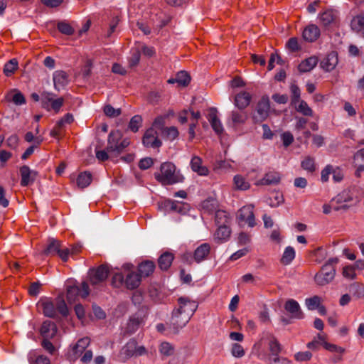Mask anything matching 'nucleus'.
I'll use <instances>...</instances> for the list:
<instances>
[{"mask_svg":"<svg viewBox=\"0 0 364 364\" xmlns=\"http://www.w3.org/2000/svg\"><path fill=\"white\" fill-rule=\"evenodd\" d=\"M318 63V58L315 56L309 57L299 65L298 69L301 73H306L313 70Z\"/></svg>","mask_w":364,"mask_h":364,"instance_id":"nucleus-34","label":"nucleus"},{"mask_svg":"<svg viewBox=\"0 0 364 364\" xmlns=\"http://www.w3.org/2000/svg\"><path fill=\"white\" fill-rule=\"evenodd\" d=\"M337 258L330 259L315 275L314 280L318 285L324 286L332 282L336 275V269L333 266L338 262Z\"/></svg>","mask_w":364,"mask_h":364,"instance_id":"nucleus-5","label":"nucleus"},{"mask_svg":"<svg viewBox=\"0 0 364 364\" xmlns=\"http://www.w3.org/2000/svg\"><path fill=\"white\" fill-rule=\"evenodd\" d=\"M294 258H295V250L292 247L289 246V247H286V249L284 250V252L283 253V255L281 258L280 262L284 265H288L292 262V260Z\"/></svg>","mask_w":364,"mask_h":364,"instance_id":"nucleus-40","label":"nucleus"},{"mask_svg":"<svg viewBox=\"0 0 364 364\" xmlns=\"http://www.w3.org/2000/svg\"><path fill=\"white\" fill-rule=\"evenodd\" d=\"M231 354L235 358H242L245 355V351L240 344L235 343L231 347Z\"/></svg>","mask_w":364,"mask_h":364,"instance_id":"nucleus-53","label":"nucleus"},{"mask_svg":"<svg viewBox=\"0 0 364 364\" xmlns=\"http://www.w3.org/2000/svg\"><path fill=\"white\" fill-rule=\"evenodd\" d=\"M247 114L242 111H232L230 114V123L232 127L244 124L247 119Z\"/></svg>","mask_w":364,"mask_h":364,"instance_id":"nucleus-35","label":"nucleus"},{"mask_svg":"<svg viewBox=\"0 0 364 364\" xmlns=\"http://www.w3.org/2000/svg\"><path fill=\"white\" fill-rule=\"evenodd\" d=\"M191 167L192 171L199 176H205L209 173L208 168L203 165V161L199 156H195L191 159Z\"/></svg>","mask_w":364,"mask_h":364,"instance_id":"nucleus-21","label":"nucleus"},{"mask_svg":"<svg viewBox=\"0 0 364 364\" xmlns=\"http://www.w3.org/2000/svg\"><path fill=\"white\" fill-rule=\"evenodd\" d=\"M159 353L161 355L169 357L174 354V346L168 342H162L159 348Z\"/></svg>","mask_w":364,"mask_h":364,"instance_id":"nucleus-42","label":"nucleus"},{"mask_svg":"<svg viewBox=\"0 0 364 364\" xmlns=\"http://www.w3.org/2000/svg\"><path fill=\"white\" fill-rule=\"evenodd\" d=\"M29 362L32 364H50V360L45 355H39L35 356L34 355H30Z\"/></svg>","mask_w":364,"mask_h":364,"instance_id":"nucleus-52","label":"nucleus"},{"mask_svg":"<svg viewBox=\"0 0 364 364\" xmlns=\"http://www.w3.org/2000/svg\"><path fill=\"white\" fill-rule=\"evenodd\" d=\"M210 252V245L208 243H203L198 246L194 252V259L200 262L208 258Z\"/></svg>","mask_w":364,"mask_h":364,"instance_id":"nucleus-28","label":"nucleus"},{"mask_svg":"<svg viewBox=\"0 0 364 364\" xmlns=\"http://www.w3.org/2000/svg\"><path fill=\"white\" fill-rule=\"evenodd\" d=\"M254 206L247 205L242 207L237 212V219L240 225L247 224L252 228L255 225V219L253 213Z\"/></svg>","mask_w":364,"mask_h":364,"instance_id":"nucleus-13","label":"nucleus"},{"mask_svg":"<svg viewBox=\"0 0 364 364\" xmlns=\"http://www.w3.org/2000/svg\"><path fill=\"white\" fill-rule=\"evenodd\" d=\"M208 119L215 133L218 134H222L223 132V127L220 120L217 116V110L215 108H211L210 109Z\"/></svg>","mask_w":364,"mask_h":364,"instance_id":"nucleus-25","label":"nucleus"},{"mask_svg":"<svg viewBox=\"0 0 364 364\" xmlns=\"http://www.w3.org/2000/svg\"><path fill=\"white\" fill-rule=\"evenodd\" d=\"M165 116L157 117L153 122L152 127L154 129H161L163 131L165 124Z\"/></svg>","mask_w":364,"mask_h":364,"instance_id":"nucleus-63","label":"nucleus"},{"mask_svg":"<svg viewBox=\"0 0 364 364\" xmlns=\"http://www.w3.org/2000/svg\"><path fill=\"white\" fill-rule=\"evenodd\" d=\"M92 179V174L90 172H82L77 176V185L78 188L83 189L91 183Z\"/></svg>","mask_w":364,"mask_h":364,"instance_id":"nucleus-38","label":"nucleus"},{"mask_svg":"<svg viewBox=\"0 0 364 364\" xmlns=\"http://www.w3.org/2000/svg\"><path fill=\"white\" fill-rule=\"evenodd\" d=\"M350 27L352 30L364 38V16L358 15L351 20Z\"/></svg>","mask_w":364,"mask_h":364,"instance_id":"nucleus-33","label":"nucleus"},{"mask_svg":"<svg viewBox=\"0 0 364 364\" xmlns=\"http://www.w3.org/2000/svg\"><path fill=\"white\" fill-rule=\"evenodd\" d=\"M301 167L303 169L309 171L314 172L316 170V164L314 159L311 156H306L301 161Z\"/></svg>","mask_w":364,"mask_h":364,"instance_id":"nucleus-48","label":"nucleus"},{"mask_svg":"<svg viewBox=\"0 0 364 364\" xmlns=\"http://www.w3.org/2000/svg\"><path fill=\"white\" fill-rule=\"evenodd\" d=\"M321 302L322 299L318 296H314L305 299V304L309 310L317 309L321 305Z\"/></svg>","mask_w":364,"mask_h":364,"instance_id":"nucleus-44","label":"nucleus"},{"mask_svg":"<svg viewBox=\"0 0 364 364\" xmlns=\"http://www.w3.org/2000/svg\"><path fill=\"white\" fill-rule=\"evenodd\" d=\"M89 294V286L85 282L81 284V287L76 285L68 286L67 287V300L70 304L75 303L79 296L85 298Z\"/></svg>","mask_w":364,"mask_h":364,"instance_id":"nucleus-10","label":"nucleus"},{"mask_svg":"<svg viewBox=\"0 0 364 364\" xmlns=\"http://www.w3.org/2000/svg\"><path fill=\"white\" fill-rule=\"evenodd\" d=\"M20 173L21 177V185L22 186H27L34 181L36 173L31 171L28 166H23L20 168Z\"/></svg>","mask_w":364,"mask_h":364,"instance_id":"nucleus-29","label":"nucleus"},{"mask_svg":"<svg viewBox=\"0 0 364 364\" xmlns=\"http://www.w3.org/2000/svg\"><path fill=\"white\" fill-rule=\"evenodd\" d=\"M268 347L272 355L279 357V354L282 351V346L274 336L269 337Z\"/></svg>","mask_w":364,"mask_h":364,"instance_id":"nucleus-39","label":"nucleus"},{"mask_svg":"<svg viewBox=\"0 0 364 364\" xmlns=\"http://www.w3.org/2000/svg\"><path fill=\"white\" fill-rule=\"evenodd\" d=\"M105 114L109 117H115L121 114L120 109H115L110 105H107L104 107Z\"/></svg>","mask_w":364,"mask_h":364,"instance_id":"nucleus-57","label":"nucleus"},{"mask_svg":"<svg viewBox=\"0 0 364 364\" xmlns=\"http://www.w3.org/2000/svg\"><path fill=\"white\" fill-rule=\"evenodd\" d=\"M322 345L325 349L330 352H336L339 353H343L345 352V349L343 347L338 346L335 344L329 343L328 342L324 341L322 343Z\"/></svg>","mask_w":364,"mask_h":364,"instance_id":"nucleus-58","label":"nucleus"},{"mask_svg":"<svg viewBox=\"0 0 364 364\" xmlns=\"http://www.w3.org/2000/svg\"><path fill=\"white\" fill-rule=\"evenodd\" d=\"M43 252L47 255H58L63 262L68 260V247H63L60 241L54 238L48 239L47 247Z\"/></svg>","mask_w":364,"mask_h":364,"instance_id":"nucleus-8","label":"nucleus"},{"mask_svg":"<svg viewBox=\"0 0 364 364\" xmlns=\"http://www.w3.org/2000/svg\"><path fill=\"white\" fill-rule=\"evenodd\" d=\"M359 201L358 197L355 194L354 189H347L341 191L331 200L333 208L335 210L348 208Z\"/></svg>","mask_w":364,"mask_h":364,"instance_id":"nucleus-4","label":"nucleus"},{"mask_svg":"<svg viewBox=\"0 0 364 364\" xmlns=\"http://www.w3.org/2000/svg\"><path fill=\"white\" fill-rule=\"evenodd\" d=\"M284 309L294 318L301 319L304 317V314L299 303L294 299H288L285 302Z\"/></svg>","mask_w":364,"mask_h":364,"instance_id":"nucleus-18","label":"nucleus"},{"mask_svg":"<svg viewBox=\"0 0 364 364\" xmlns=\"http://www.w3.org/2000/svg\"><path fill=\"white\" fill-rule=\"evenodd\" d=\"M122 139V134L119 131L111 132L108 136V144L107 146V151L112 155H117L129 146V140L128 139Z\"/></svg>","mask_w":364,"mask_h":364,"instance_id":"nucleus-6","label":"nucleus"},{"mask_svg":"<svg viewBox=\"0 0 364 364\" xmlns=\"http://www.w3.org/2000/svg\"><path fill=\"white\" fill-rule=\"evenodd\" d=\"M231 235L230 225L218 226L214 234V240L218 243H223L228 241Z\"/></svg>","mask_w":364,"mask_h":364,"instance_id":"nucleus-23","label":"nucleus"},{"mask_svg":"<svg viewBox=\"0 0 364 364\" xmlns=\"http://www.w3.org/2000/svg\"><path fill=\"white\" fill-rule=\"evenodd\" d=\"M320 28L315 24L308 25L302 32L304 40L309 43L315 42L320 37Z\"/></svg>","mask_w":364,"mask_h":364,"instance_id":"nucleus-17","label":"nucleus"},{"mask_svg":"<svg viewBox=\"0 0 364 364\" xmlns=\"http://www.w3.org/2000/svg\"><path fill=\"white\" fill-rule=\"evenodd\" d=\"M124 280L125 278L122 273H117L113 276L112 283L114 287H120L124 284Z\"/></svg>","mask_w":364,"mask_h":364,"instance_id":"nucleus-59","label":"nucleus"},{"mask_svg":"<svg viewBox=\"0 0 364 364\" xmlns=\"http://www.w3.org/2000/svg\"><path fill=\"white\" fill-rule=\"evenodd\" d=\"M141 117L139 115H135L131 119L129 127L133 132H136L139 130V127H141Z\"/></svg>","mask_w":364,"mask_h":364,"instance_id":"nucleus-51","label":"nucleus"},{"mask_svg":"<svg viewBox=\"0 0 364 364\" xmlns=\"http://www.w3.org/2000/svg\"><path fill=\"white\" fill-rule=\"evenodd\" d=\"M290 90L291 92V103L296 105L300 101V89L296 84H291Z\"/></svg>","mask_w":364,"mask_h":364,"instance_id":"nucleus-55","label":"nucleus"},{"mask_svg":"<svg viewBox=\"0 0 364 364\" xmlns=\"http://www.w3.org/2000/svg\"><path fill=\"white\" fill-rule=\"evenodd\" d=\"M57 333V326L53 321H46L43 323L41 333L44 338H52Z\"/></svg>","mask_w":364,"mask_h":364,"instance_id":"nucleus-27","label":"nucleus"},{"mask_svg":"<svg viewBox=\"0 0 364 364\" xmlns=\"http://www.w3.org/2000/svg\"><path fill=\"white\" fill-rule=\"evenodd\" d=\"M343 276L349 280H353L356 278L355 267L353 265H348L343 268Z\"/></svg>","mask_w":364,"mask_h":364,"instance_id":"nucleus-49","label":"nucleus"},{"mask_svg":"<svg viewBox=\"0 0 364 364\" xmlns=\"http://www.w3.org/2000/svg\"><path fill=\"white\" fill-rule=\"evenodd\" d=\"M143 144L146 147L158 148L161 146L158 133L154 127L148 129L142 139Z\"/></svg>","mask_w":364,"mask_h":364,"instance_id":"nucleus-16","label":"nucleus"},{"mask_svg":"<svg viewBox=\"0 0 364 364\" xmlns=\"http://www.w3.org/2000/svg\"><path fill=\"white\" fill-rule=\"evenodd\" d=\"M251 99L252 96L249 92H242L235 96V105L240 109H243L250 105Z\"/></svg>","mask_w":364,"mask_h":364,"instance_id":"nucleus-30","label":"nucleus"},{"mask_svg":"<svg viewBox=\"0 0 364 364\" xmlns=\"http://www.w3.org/2000/svg\"><path fill=\"white\" fill-rule=\"evenodd\" d=\"M165 205L171 211L182 213L185 210L186 204L179 201L168 200L166 201Z\"/></svg>","mask_w":364,"mask_h":364,"instance_id":"nucleus-41","label":"nucleus"},{"mask_svg":"<svg viewBox=\"0 0 364 364\" xmlns=\"http://www.w3.org/2000/svg\"><path fill=\"white\" fill-rule=\"evenodd\" d=\"M197 308V302L186 297H180L178 299V307L172 311L169 326L171 331L178 333L189 322Z\"/></svg>","mask_w":364,"mask_h":364,"instance_id":"nucleus-1","label":"nucleus"},{"mask_svg":"<svg viewBox=\"0 0 364 364\" xmlns=\"http://www.w3.org/2000/svg\"><path fill=\"white\" fill-rule=\"evenodd\" d=\"M354 161L358 166L357 171H363L364 170V149L358 151L355 154Z\"/></svg>","mask_w":364,"mask_h":364,"instance_id":"nucleus-47","label":"nucleus"},{"mask_svg":"<svg viewBox=\"0 0 364 364\" xmlns=\"http://www.w3.org/2000/svg\"><path fill=\"white\" fill-rule=\"evenodd\" d=\"M55 89L61 90L68 82V75L63 70H56L53 75Z\"/></svg>","mask_w":364,"mask_h":364,"instance_id":"nucleus-22","label":"nucleus"},{"mask_svg":"<svg viewBox=\"0 0 364 364\" xmlns=\"http://www.w3.org/2000/svg\"><path fill=\"white\" fill-rule=\"evenodd\" d=\"M58 29L59 31L65 35H72L74 33L73 27L66 22H60L58 23Z\"/></svg>","mask_w":364,"mask_h":364,"instance_id":"nucleus-56","label":"nucleus"},{"mask_svg":"<svg viewBox=\"0 0 364 364\" xmlns=\"http://www.w3.org/2000/svg\"><path fill=\"white\" fill-rule=\"evenodd\" d=\"M155 178L162 185H172L183 181V176L179 172L176 171L173 164L166 162L161 165L160 171L155 173Z\"/></svg>","mask_w":364,"mask_h":364,"instance_id":"nucleus-2","label":"nucleus"},{"mask_svg":"<svg viewBox=\"0 0 364 364\" xmlns=\"http://www.w3.org/2000/svg\"><path fill=\"white\" fill-rule=\"evenodd\" d=\"M281 138H282V142H283V145L285 147L289 146L294 141V136L291 134V133H290L289 132H284L282 134Z\"/></svg>","mask_w":364,"mask_h":364,"instance_id":"nucleus-61","label":"nucleus"},{"mask_svg":"<svg viewBox=\"0 0 364 364\" xmlns=\"http://www.w3.org/2000/svg\"><path fill=\"white\" fill-rule=\"evenodd\" d=\"M133 265L125 264L123 265L124 274H125L124 285L129 289H136L141 284V279L139 274L132 270Z\"/></svg>","mask_w":364,"mask_h":364,"instance_id":"nucleus-11","label":"nucleus"},{"mask_svg":"<svg viewBox=\"0 0 364 364\" xmlns=\"http://www.w3.org/2000/svg\"><path fill=\"white\" fill-rule=\"evenodd\" d=\"M174 259V255L172 252H165L159 258L158 263L161 270H167L171 265Z\"/></svg>","mask_w":364,"mask_h":364,"instance_id":"nucleus-32","label":"nucleus"},{"mask_svg":"<svg viewBox=\"0 0 364 364\" xmlns=\"http://www.w3.org/2000/svg\"><path fill=\"white\" fill-rule=\"evenodd\" d=\"M147 354L144 346H139L134 339H130L120 350L119 356L122 360H127L132 357H139Z\"/></svg>","mask_w":364,"mask_h":364,"instance_id":"nucleus-7","label":"nucleus"},{"mask_svg":"<svg viewBox=\"0 0 364 364\" xmlns=\"http://www.w3.org/2000/svg\"><path fill=\"white\" fill-rule=\"evenodd\" d=\"M155 269V264L151 261H145L138 266L139 275L140 278L146 277L151 275Z\"/></svg>","mask_w":364,"mask_h":364,"instance_id":"nucleus-31","label":"nucleus"},{"mask_svg":"<svg viewBox=\"0 0 364 364\" xmlns=\"http://www.w3.org/2000/svg\"><path fill=\"white\" fill-rule=\"evenodd\" d=\"M143 317L140 315H134L130 318L127 323V331L129 333H133L138 330L141 324L143 323Z\"/></svg>","mask_w":364,"mask_h":364,"instance_id":"nucleus-37","label":"nucleus"},{"mask_svg":"<svg viewBox=\"0 0 364 364\" xmlns=\"http://www.w3.org/2000/svg\"><path fill=\"white\" fill-rule=\"evenodd\" d=\"M338 63V54L336 52H331L326 55L321 61V66L326 72L333 70Z\"/></svg>","mask_w":364,"mask_h":364,"instance_id":"nucleus-19","label":"nucleus"},{"mask_svg":"<svg viewBox=\"0 0 364 364\" xmlns=\"http://www.w3.org/2000/svg\"><path fill=\"white\" fill-rule=\"evenodd\" d=\"M175 80L179 86L186 87L191 81V77L187 72L180 71L176 75Z\"/></svg>","mask_w":364,"mask_h":364,"instance_id":"nucleus-43","label":"nucleus"},{"mask_svg":"<svg viewBox=\"0 0 364 364\" xmlns=\"http://www.w3.org/2000/svg\"><path fill=\"white\" fill-rule=\"evenodd\" d=\"M294 358L297 362H307L312 358V353L310 351L297 352Z\"/></svg>","mask_w":364,"mask_h":364,"instance_id":"nucleus-54","label":"nucleus"},{"mask_svg":"<svg viewBox=\"0 0 364 364\" xmlns=\"http://www.w3.org/2000/svg\"><path fill=\"white\" fill-rule=\"evenodd\" d=\"M90 343V339L88 337L80 339L72 349L73 355V356L70 355V358L73 360L77 359L85 350Z\"/></svg>","mask_w":364,"mask_h":364,"instance_id":"nucleus-20","label":"nucleus"},{"mask_svg":"<svg viewBox=\"0 0 364 364\" xmlns=\"http://www.w3.org/2000/svg\"><path fill=\"white\" fill-rule=\"evenodd\" d=\"M298 103L299 105L296 107L297 112H300L304 116L311 117L313 115V110L305 101L301 100Z\"/></svg>","mask_w":364,"mask_h":364,"instance_id":"nucleus-46","label":"nucleus"},{"mask_svg":"<svg viewBox=\"0 0 364 364\" xmlns=\"http://www.w3.org/2000/svg\"><path fill=\"white\" fill-rule=\"evenodd\" d=\"M318 18L324 27L336 26L339 22V11L333 8H328L318 14Z\"/></svg>","mask_w":364,"mask_h":364,"instance_id":"nucleus-12","label":"nucleus"},{"mask_svg":"<svg viewBox=\"0 0 364 364\" xmlns=\"http://www.w3.org/2000/svg\"><path fill=\"white\" fill-rule=\"evenodd\" d=\"M281 179L279 173L276 171H269L264 177L256 183L257 186H265L277 184Z\"/></svg>","mask_w":364,"mask_h":364,"instance_id":"nucleus-24","label":"nucleus"},{"mask_svg":"<svg viewBox=\"0 0 364 364\" xmlns=\"http://www.w3.org/2000/svg\"><path fill=\"white\" fill-rule=\"evenodd\" d=\"M232 184L233 189L236 191H245L250 188V183L247 177L241 174H237L234 176Z\"/></svg>","mask_w":364,"mask_h":364,"instance_id":"nucleus-26","label":"nucleus"},{"mask_svg":"<svg viewBox=\"0 0 364 364\" xmlns=\"http://www.w3.org/2000/svg\"><path fill=\"white\" fill-rule=\"evenodd\" d=\"M109 275V268L106 264H102L96 269L89 271V279L92 284H97L105 281Z\"/></svg>","mask_w":364,"mask_h":364,"instance_id":"nucleus-15","label":"nucleus"},{"mask_svg":"<svg viewBox=\"0 0 364 364\" xmlns=\"http://www.w3.org/2000/svg\"><path fill=\"white\" fill-rule=\"evenodd\" d=\"M42 106L48 111L53 110L55 113H58L64 104V99L59 97L54 98V95L50 92H43L41 97Z\"/></svg>","mask_w":364,"mask_h":364,"instance_id":"nucleus-9","label":"nucleus"},{"mask_svg":"<svg viewBox=\"0 0 364 364\" xmlns=\"http://www.w3.org/2000/svg\"><path fill=\"white\" fill-rule=\"evenodd\" d=\"M154 164L151 158L146 157L140 160L139 163V167L141 169L145 170L151 167Z\"/></svg>","mask_w":364,"mask_h":364,"instance_id":"nucleus-64","label":"nucleus"},{"mask_svg":"<svg viewBox=\"0 0 364 364\" xmlns=\"http://www.w3.org/2000/svg\"><path fill=\"white\" fill-rule=\"evenodd\" d=\"M162 133L164 137L171 141L178 136V131L175 127H166L163 129Z\"/></svg>","mask_w":364,"mask_h":364,"instance_id":"nucleus-50","label":"nucleus"},{"mask_svg":"<svg viewBox=\"0 0 364 364\" xmlns=\"http://www.w3.org/2000/svg\"><path fill=\"white\" fill-rule=\"evenodd\" d=\"M42 308L43 314L50 318L56 317L58 314L66 316L68 314L67 305L62 297L53 301L48 299L41 301L38 304Z\"/></svg>","mask_w":364,"mask_h":364,"instance_id":"nucleus-3","label":"nucleus"},{"mask_svg":"<svg viewBox=\"0 0 364 364\" xmlns=\"http://www.w3.org/2000/svg\"><path fill=\"white\" fill-rule=\"evenodd\" d=\"M269 109V98L263 97L257 104L256 112L253 115V120L257 123L263 122L268 117Z\"/></svg>","mask_w":364,"mask_h":364,"instance_id":"nucleus-14","label":"nucleus"},{"mask_svg":"<svg viewBox=\"0 0 364 364\" xmlns=\"http://www.w3.org/2000/svg\"><path fill=\"white\" fill-rule=\"evenodd\" d=\"M18 69V61L13 58L7 62L4 68V73L6 76H11Z\"/></svg>","mask_w":364,"mask_h":364,"instance_id":"nucleus-45","label":"nucleus"},{"mask_svg":"<svg viewBox=\"0 0 364 364\" xmlns=\"http://www.w3.org/2000/svg\"><path fill=\"white\" fill-rule=\"evenodd\" d=\"M215 223L218 226L230 225L231 219L229 214L224 210H217L215 215Z\"/></svg>","mask_w":364,"mask_h":364,"instance_id":"nucleus-36","label":"nucleus"},{"mask_svg":"<svg viewBox=\"0 0 364 364\" xmlns=\"http://www.w3.org/2000/svg\"><path fill=\"white\" fill-rule=\"evenodd\" d=\"M287 47L291 51L295 52L300 49L298 39L296 38H291L287 43Z\"/></svg>","mask_w":364,"mask_h":364,"instance_id":"nucleus-62","label":"nucleus"},{"mask_svg":"<svg viewBox=\"0 0 364 364\" xmlns=\"http://www.w3.org/2000/svg\"><path fill=\"white\" fill-rule=\"evenodd\" d=\"M333 166L331 165H327L322 171L321 174V181L326 183L329 179V176L332 174Z\"/></svg>","mask_w":364,"mask_h":364,"instance_id":"nucleus-60","label":"nucleus"}]
</instances>
